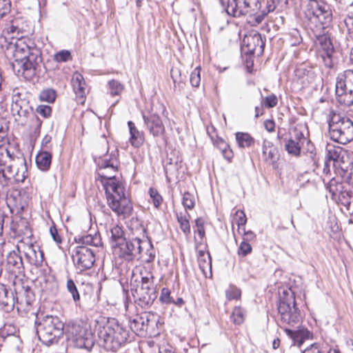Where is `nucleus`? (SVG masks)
Returning a JSON list of instances; mask_svg holds the SVG:
<instances>
[{
	"label": "nucleus",
	"instance_id": "nucleus-1",
	"mask_svg": "<svg viewBox=\"0 0 353 353\" xmlns=\"http://www.w3.org/2000/svg\"><path fill=\"white\" fill-rule=\"evenodd\" d=\"M304 23L314 34L316 42L321 48V54H332L333 45L324 30L332 21V10L330 6L322 0H308L304 8Z\"/></svg>",
	"mask_w": 353,
	"mask_h": 353
},
{
	"label": "nucleus",
	"instance_id": "nucleus-2",
	"mask_svg": "<svg viewBox=\"0 0 353 353\" xmlns=\"http://www.w3.org/2000/svg\"><path fill=\"white\" fill-rule=\"evenodd\" d=\"M108 205L116 214L125 219L132 212L133 207L128 196H126L123 184L118 179H108L103 181Z\"/></svg>",
	"mask_w": 353,
	"mask_h": 353
},
{
	"label": "nucleus",
	"instance_id": "nucleus-3",
	"mask_svg": "<svg viewBox=\"0 0 353 353\" xmlns=\"http://www.w3.org/2000/svg\"><path fill=\"white\" fill-rule=\"evenodd\" d=\"M98 336L107 350L116 352L123 346L130 336L128 327L116 319H108L98 332Z\"/></svg>",
	"mask_w": 353,
	"mask_h": 353
},
{
	"label": "nucleus",
	"instance_id": "nucleus-4",
	"mask_svg": "<svg viewBox=\"0 0 353 353\" xmlns=\"http://www.w3.org/2000/svg\"><path fill=\"white\" fill-rule=\"evenodd\" d=\"M328 126L332 141L345 145L353 140V122L347 117L332 111Z\"/></svg>",
	"mask_w": 353,
	"mask_h": 353
},
{
	"label": "nucleus",
	"instance_id": "nucleus-5",
	"mask_svg": "<svg viewBox=\"0 0 353 353\" xmlns=\"http://www.w3.org/2000/svg\"><path fill=\"white\" fill-rule=\"evenodd\" d=\"M16 232L23 237L21 240V245L23 246L25 256L28 263L36 267L42 265L43 261V253L39 246L32 242L30 237L32 231L26 219H21L17 223L15 228Z\"/></svg>",
	"mask_w": 353,
	"mask_h": 353
},
{
	"label": "nucleus",
	"instance_id": "nucleus-6",
	"mask_svg": "<svg viewBox=\"0 0 353 353\" xmlns=\"http://www.w3.org/2000/svg\"><path fill=\"white\" fill-rule=\"evenodd\" d=\"M277 309L283 323L294 326L302 319L301 312L296 307L294 292L290 288L279 293Z\"/></svg>",
	"mask_w": 353,
	"mask_h": 353
},
{
	"label": "nucleus",
	"instance_id": "nucleus-7",
	"mask_svg": "<svg viewBox=\"0 0 353 353\" xmlns=\"http://www.w3.org/2000/svg\"><path fill=\"white\" fill-rule=\"evenodd\" d=\"M140 285L135 289H131L132 294L136 305L141 308H148L157 297V285L154 282V276L152 272H141Z\"/></svg>",
	"mask_w": 353,
	"mask_h": 353
},
{
	"label": "nucleus",
	"instance_id": "nucleus-8",
	"mask_svg": "<svg viewBox=\"0 0 353 353\" xmlns=\"http://www.w3.org/2000/svg\"><path fill=\"white\" fill-rule=\"evenodd\" d=\"M64 325L59 317L46 316L38 323L37 332L39 340L46 346L58 343L63 334Z\"/></svg>",
	"mask_w": 353,
	"mask_h": 353
},
{
	"label": "nucleus",
	"instance_id": "nucleus-9",
	"mask_svg": "<svg viewBox=\"0 0 353 353\" xmlns=\"http://www.w3.org/2000/svg\"><path fill=\"white\" fill-rule=\"evenodd\" d=\"M67 339L76 347L90 351L94 345V337L90 330L79 324L69 325L66 330Z\"/></svg>",
	"mask_w": 353,
	"mask_h": 353
},
{
	"label": "nucleus",
	"instance_id": "nucleus-10",
	"mask_svg": "<svg viewBox=\"0 0 353 353\" xmlns=\"http://www.w3.org/2000/svg\"><path fill=\"white\" fill-rule=\"evenodd\" d=\"M336 96L341 104L353 105V70H347L339 73L336 81Z\"/></svg>",
	"mask_w": 353,
	"mask_h": 353
},
{
	"label": "nucleus",
	"instance_id": "nucleus-11",
	"mask_svg": "<svg viewBox=\"0 0 353 353\" xmlns=\"http://www.w3.org/2000/svg\"><path fill=\"white\" fill-rule=\"evenodd\" d=\"M146 247H152L149 240H142L140 237L125 239L122 243H119L116 249L119 250V257L125 261H130L134 259H139L142 252Z\"/></svg>",
	"mask_w": 353,
	"mask_h": 353
},
{
	"label": "nucleus",
	"instance_id": "nucleus-12",
	"mask_svg": "<svg viewBox=\"0 0 353 353\" xmlns=\"http://www.w3.org/2000/svg\"><path fill=\"white\" fill-rule=\"evenodd\" d=\"M72 258L76 269L80 272L90 269L95 261L94 251L85 245L76 247Z\"/></svg>",
	"mask_w": 353,
	"mask_h": 353
},
{
	"label": "nucleus",
	"instance_id": "nucleus-13",
	"mask_svg": "<svg viewBox=\"0 0 353 353\" xmlns=\"http://www.w3.org/2000/svg\"><path fill=\"white\" fill-rule=\"evenodd\" d=\"M21 61L15 59L14 62L10 61V64L12 70H15L16 64L20 65L22 70V74L26 78H31L35 74L37 67L39 64V50L38 49H33V52L30 53L26 57H20Z\"/></svg>",
	"mask_w": 353,
	"mask_h": 353
},
{
	"label": "nucleus",
	"instance_id": "nucleus-14",
	"mask_svg": "<svg viewBox=\"0 0 353 353\" xmlns=\"http://www.w3.org/2000/svg\"><path fill=\"white\" fill-rule=\"evenodd\" d=\"M325 158L332 163L336 173L352 161L349 152L340 146L328 145Z\"/></svg>",
	"mask_w": 353,
	"mask_h": 353
},
{
	"label": "nucleus",
	"instance_id": "nucleus-15",
	"mask_svg": "<svg viewBox=\"0 0 353 353\" xmlns=\"http://www.w3.org/2000/svg\"><path fill=\"white\" fill-rule=\"evenodd\" d=\"M14 286L16 303L21 307H25L24 310H28L35 301L34 293L32 288L21 281L14 282Z\"/></svg>",
	"mask_w": 353,
	"mask_h": 353
},
{
	"label": "nucleus",
	"instance_id": "nucleus-16",
	"mask_svg": "<svg viewBox=\"0 0 353 353\" xmlns=\"http://www.w3.org/2000/svg\"><path fill=\"white\" fill-rule=\"evenodd\" d=\"M94 161L98 166V176H105V169H109L111 174H116L119 168L118 151L113 150L111 153L105 154L98 159L95 158Z\"/></svg>",
	"mask_w": 353,
	"mask_h": 353
},
{
	"label": "nucleus",
	"instance_id": "nucleus-17",
	"mask_svg": "<svg viewBox=\"0 0 353 353\" xmlns=\"http://www.w3.org/2000/svg\"><path fill=\"white\" fill-rule=\"evenodd\" d=\"M142 117L146 130L154 137H162L165 133V126L161 117L156 113L142 112Z\"/></svg>",
	"mask_w": 353,
	"mask_h": 353
},
{
	"label": "nucleus",
	"instance_id": "nucleus-18",
	"mask_svg": "<svg viewBox=\"0 0 353 353\" xmlns=\"http://www.w3.org/2000/svg\"><path fill=\"white\" fill-rule=\"evenodd\" d=\"M33 49L37 48L26 44L23 40H19L16 42L10 41L7 43L4 53L8 59L15 57L19 59L20 57H26L32 52Z\"/></svg>",
	"mask_w": 353,
	"mask_h": 353
},
{
	"label": "nucleus",
	"instance_id": "nucleus-19",
	"mask_svg": "<svg viewBox=\"0 0 353 353\" xmlns=\"http://www.w3.org/2000/svg\"><path fill=\"white\" fill-rule=\"evenodd\" d=\"M294 72V80L301 85L302 88L309 86L314 81L316 77V74L313 67L307 63H302L298 65Z\"/></svg>",
	"mask_w": 353,
	"mask_h": 353
},
{
	"label": "nucleus",
	"instance_id": "nucleus-20",
	"mask_svg": "<svg viewBox=\"0 0 353 353\" xmlns=\"http://www.w3.org/2000/svg\"><path fill=\"white\" fill-rule=\"evenodd\" d=\"M243 46L247 48V53H261L263 50L264 43L259 33L245 35L243 39Z\"/></svg>",
	"mask_w": 353,
	"mask_h": 353
},
{
	"label": "nucleus",
	"instance_id": "nucleus-21",
	"mask_svg": "<svg viewBox=\"0 0 353 353\" xmlns=\"http://www.w3.org/2000/svg\"><path fill=\"white\" fill-rule=\"evenodd\" d=\"M11 112L14 117H18L15 119L19 121L21 119H27L32 112V108L27 100L17 98L12 101Z\"/></svg>",
	"mask_w": 353,
	"mask_h": 353
},
{
	"label": "nucleus",
	"instance_id": "nucleus-22",
	"mask_svg": "<svg viewBox=\"0 0 353 353\" xmlns=\"http://www.w3.org/2000/svg\"><path fill=\"white\" fill-rule=\"evenodd\" d=\"M6 267L11 274H21L24 269L21 256L16 251L10 252L7 255Z\"/></svg>",
	"mask_w": 353,
	"mask_h": 353
},
{
	"label": "nucleus",
	"instance_id": "nucleus-23",
	"mask_svg": "<svg viewBox=\"0 0 353 353\" xmlns=\"http://www.w3.org/2000/svg\"><path fill=\"white\" fill-rule=\"evenodd\" d=\"M16 303V297L13 292L9 291L6 285L0 284V306L6 312L12 311Z\"/></svg>",
	"mask_w": 353,
	"mask_h": 353
},
{
	"label": "nucleus",
	"instance_id": "nucleus-24",
	"mask_svg": "<svg viewBox=\"0 0 353 353\" xmlns=\"http://www.w3.org/2000/svg\"><path fill=\"white\" fill-rule=\"evenodd\" d=\"M284 332L293 341L294 345H297L299 347H301L305 340L312 337V334L304 327L296 330L285 328Z\"/></svg>",
	"mask_w": 353,
	"mask_h": 353
},
{
	"label": "nucleus",
	"instance_id": "nucleus-25",
	"mask_svg": "<svg viewBox=\"0 0 353 353\" xmlns=\"http://www.w3.org/2000/svg\"><path fill=\"white\" fill-rule=\"evenodd\" d=\"M262 148L264 160L267 163L274 165L279 159L277 148L271 141L268 140L263 141Z\"/></svg>",
	"mask_w": 353,
	"mask_h": 353
},
{
	"label": "nucleus",
	"instance_id": "nucleus-26",
	"mask_svg": "<svg viewBox=\"0 0 353 353\" xmlns=\"http://www.w3.org/2000/svg\"><path fill=\"white\" fill-rule=\"evenodd\" d=\"M241 3H243V6L240 7L239 11L236 10V14L252 15L261 8L259 0H243Z\"/></svg>",
	"mask_w": 353,
	"mask_h": 353
},
{
	"label": "nucleus",
	"instance_id": "nucleus-27",
	"mask_svg": "<svg viewBox=\"0 0 353 353\" xmlns=\"http://www.w3.org/2000/svg\"><path fill=\"white\" fill-rule=\"evenodd\" d=\"M222 7L224 8L225 12L229 14L234 17L242 16L243 14H236V11H239L240 7H243V0H219Z\"/></svg>",
	"mask_w": 353,
	"mask_h": 353
},
{
	"label": "nucleus",
	"instance_id": "nucleus-28",
	"mask_svg": "<svg viewBox=\"0 0 353 353\" xmlns=\"http://www.w3.org/2000/svg\"><path fill=\"white\" fill-rule=\"evenodd\" d=\"M52 163V154L48 151H41L36 157L38 168L43 172L48 171Z\"/></svg>",
	"mask_w": 353,
	"mask_h": 353
},
{
	"label": "nucleus",
	"instance_id": "nucleus-29",
	"mask_svg": "<svg viewBox=\"0 0 353 353\" xmlns=\"http://www.w3.org/2000/svg\"><path fill=\"white\" fill-rule=\"evenodd\" d=\"M5 152L6 154L4 155L3 150H0V192L8 185L10 180V176L6 173V164L3 159L4 157H8L10 154L7 150H5Z\"/></svg>",
	"mask_w": 353,
	"mask_h": 353
},
{
	"label": "nucleus",
	"instance_id": "nucleus-30",
	"mask_svg": "<svg viewBox=\"0 0 353 353\" xmlns=\"http://www.w3.org/2000/svg\"><path fill=\"white\" fill-rule=\"evenodd\" d=\"M128 125L130 134V141L134 147L139 148L143 143L144 139L143 133L137 129L134 123L132 121H129L128 122Z\"/></svg>",
	"mask_w": 353,
	"mask_h": 353
},
{
	"label": "nucleus",
	"instance_id": "nucleus-31",
	"mask_svg": "<svg viewBox=\"0 0 353 353\" xmlns=\"http://www.w3.org/2000/svg\"><path fill=\"white\" fill-rule=\"evenodd\" d=\"M76 241L79 243L83 244V245H92L94 247H99L101 245V239L100 234L95 232L94 234H86L76 239Z\"/></svg>",
	"mask_w": 353,
	"mask_h": 353
},
{
	"label": "nucleus",
	"instance_id": "nucleus-32",
	"mask_svg": "<svg viewBox=\"0 0 353 353\" xmlns=\"http://www.w3.org/2000/svg\"><path fill=\"white\" fill-rule=\"evenodd\" d=\"M73 90L80 97H83L85 90V82L83 77L79 73H75L72 79Z\"/></svg>",
	"mask_w": 353,
	"mask_h": 353
},
{
	"label": "nucleus",
	"instance_id": "nucleus-33",
	"mask_svg": "<svg viewBox=\"0 0 353 353\" xmlns=\"http://www.w3.org/2000/svg\"><path fill=\"white\" fill-rule=\"evenodd\" d=\"M236 141L239 148H250L254 144V139L247 132H236Z\"/></svg>",
	"mask_w": 353,
	"mask_h": 353
},
{
	"label": "nucleus",
	"instance_id": "nucleus-34",
	"mask_svg": "<svg viewBox=\"0 0 353 353\" xmlns=\"http://www.w3.org/2000/svg\"><path fill=\"white\" fill-rule=\"evenodd\" d=\"M336 174L341 176L343 182L353 185V161H352L349 165H346V168L339 170Z\"/></svg>",
	"mask_w": 353,
	"mask_h": 353
},
{
	"label": "nucleus",
	"instance_id": "nucleus-35",
	"mask_svg": "<svg viewBox=\"0 0 353 353\" xmlns=\"http://www.w3.org/2000/svg\"><path fill=\"white\" fill-rule=\"evenodd\" d=\"M129 323L131 330L137 334L142 335L145 332L144 323L141 314L136 315L132 319H130Z\"/></svg>",
	"mask_w": 353,
	"mask_h": 353
},
{
	"label": "nucleus",
	"instance_id": "nucleus-36",
	"mask_svg": "<svg viewBox=\"0 0 353 353\" xmlns=\"http://www.w3.org/2000/svg\"><path fill=\"white\" fill-rule=\"evenodd\" d=\"M190 214L185 212L176 214V219L180 225V228L185 235L190 234V224L189 221Z\"/></svg>",
	"mask_w": 353,
	"mask_h": 353
},
{
	"label": "nucleus",
	"instance_id": "nucleus-37",
	"mask_svg": "<svg viewBox=\"0 0 353 353\" xmlns=\"http://www.w3.org/2000/svg\"><path fill=\"white\" fill-rule=\"evenodd\" d=\"M110 232L112 247L116 248L119 245V243H122L125 239L123 230L121 226L116 225L110 229Z\"/></svg>",
	"mask_w": 353,
	"mask_h": 353
},
{
	"label": "nucleus",
	"instance_id": "nucleus-38",
	"mask_svg": "<svg viewBox=\"0 0 353 353\" xmlns=\"http://www.w3.org/2000/svg\"><path fill=\"white\" fill-rule=\"evenodd\" d=\"M345 23L347 28V35L343 41V48H350L353 46V17H347L345 19Z\"/></svg>",
	"mask_w": 353,
	"mask_h": 353
},
{
	"label": "nucleus",
	"instance_id": "nucleus-39",
	"mask_svg": "<svg viewBox=\"0 0 353 353\" xmlns=\"http://www.w3.org/2000/svg\"><path fill=\"white\" fill-rule=\"evenodd\" d=\"M285 148L288 154L294 157H299L301 154V145L299 141H295L291 137L285 143Z\"/></svg>",
	"mask_w": 353,
	"mask_h": 353
},
{
	"label": "nucleus",
	"instance_id": "nucleus-40",
	"mask_svg": "<svg viewBox=\"0 0 353 353\" xmlns=\"http://www.w3.org/2000/svg\"><path fill=\"white\" fill-rule=\"evenodd\" d=\"M198 262L202 272H205V269H211V257L209 252L199 250L198 253Z\"/></svg>",
	"mask_w": 353,
	"mask_h": 353
},
{
	"label": "nucleus",
	"instance_id": "nucleus-41",
	"mask_svg": "<svg viewBox=\"0 0 353 353\" xmlns=\"http://www.w3.org/2000/svg\"><path fill=\"white\" fill-rule=\"evenodd\" d=\"M246 315L245 310L241 306H236L230 315V319L233 323L240 325L243 323Z\"/></svg>",
	"mask_w": 353,
	"mask_h": 353
},
{
	"label": "nucleus",
	"instance_id": "nucleus-42",
	"mask_svg": "<svg viewBox=\"0 0 353 353\" xmlns=\"http://www.w3.org/2000/svg\"><path fill=\"white\" fill-rule=\"evenodd\" d=\"M142 320L144 323V328H145V332L150 328H153L157 323V316L151 312H143L141 314Z\"/></svg>",
	"mask_w": 353,
	"mask_h": 353
},
{
	"label": "nucleus",
	"instance_id": "nucleus-43",
	"mask_svg": "<svg viewBox=\"0 0 353 353\" xmlns=\"http://www.w3.org/2000/svg\"><path fill=\"white\" fill-rule=\"evenodd\" d=\"M66 288L68 292L71 294L75 305L77 306L79 305L80 303V294L79 293L76 284L74 283V281L72 279H68Z\"/></svg>",
	"mask_w": 353,
	"mask_h": 353
},
{
	"label": "nucleus",
	"instance_id": "nucleus-44",
	"mask_svg": "<svg viewBox=\"0 0 353 353\" xmlns=\"http://www.w3.org/2000/svg\"><path fill=\"white\" fill-rule=\"evenodd\" d=\"M108 90L111 96H118L122 92L123 85L119 81L112 79L108 83Z\"/></svg>",
	"mask_w": 353,
	"mask_h": 353
},
{
	"label": "nucleus",
	"instance_id": "nucleus-45",
	"mask_svg": "<svg viewBox=\"0 0 353 353\" xmlns=\"http://www.w3.org/2000/svg\"><path fill=\"white\" fill-rule=\"evenodd\" d=\"M339 202L341 205L344 206L347 210H350L351 204V193L350 191L346 190H342L341 192H339L337 196Z\"/></svg>",
	"mask_w": 353,
	"mask_h": 353
},
{
	"label": "nucleus",
	"instance_id": "nucleus-46",
	"mask_svg": "<svg viewBox=\"0 0 353 353\" xmlns=\"http://www.w3.org/2000/svg\"><path fill=\"white\" fill-rule=\"evenodd\" d=\"M343 189L342 183L338 182L334 178L330 179L327 185V190L332 194L333 197L336 196L338 193L341 192Z\"/></svg>",
	"mask_w": 353,
	"mask_h": 353
},
{
	"label": "nucleus",
	"instance_id": "nucleus-47",
	"mask_svg": "<svg viewBox=\"0 0 353 353\" xmlns=\"http://www.w3.org/2000/svg\"><path fill=\"white\" fill-rule=\"evenodd\" d=\"M219 149L221 151L225 159L230 160L233 157L232 151L230 149L228 144L222 139L216 142Z\"/></svg>",
	"mask_w": 353,
	"mask_h": 353
},
{
	"label": "nucleus",
	"instance_id": "nucleus-48",
	"mask_svg": "<svg viewBox=\"0 0 353 353\" xmlns=\"http://www.w3.org/2000/svg\"><path fill=\"white\" fill-rule=\"evenodd\" d=\"M182 204L185 210H192L195 205L194 196L189 192H185L183 194Z\"/></svg>",
	"mask_w": 353,
	"mask_h": 353
},
{
	"label": "nucleus",
	"instance_id": "nucleus-49",
	"mask_svg": "<svg viewBox=\"0 0 353 353\" xmlns=\"http://www.w3.org/2000/svg\"><path fill=\"white\" fill-rule=\"evenodd\" d=\"M241 292L234 285H230L225 290V296L228 301L238 300L240 299Z\"/></svg>",
	"mask_w": 353,
	"mask_h": 353
},
{
	"label": "nucleus",
	"instance_id": "nucleus-50",
	"mask_svg": "<svg viewBox=\"0 0 353 353\" xmlns=\"http://www.w3.org/2000/svg\"><path fill=\"white\" fill-rule=\"evenodd\" d=\"M39 99L42 101L53 103L56 99V92L52 89L44 90L40 93Z\"/></svg>",
	"mask_w": 353,
	"mask_h": 353
},
{
	"label": "nucleus",
	"instance_id": "nucleus-51",
	"mask_svg": "<svg viewBox=\"0 0 353 353\" xmlns=\"http://www.w3.org/2000/svg\"><path fill=\"white\" fill-rule=\"evenodd\" d=\"M149 194L151 202L156 208H158L163 201L162 196L156 189L152 188L149 189Z\"/></svg>",
	"mask_w": 353,
	"mask_h": 353
},
{
	"label": "nucleus",
	"instance_id": "nucleus-52",
	"mask_svg": "<svg viewBox=\"0 0 353 353\" xmlns=\"http://www.w3.org/2000/svg\"><path fill=\"white\" fill-rule=\"evenodd\" d=\"M290 43L292 46H296L302 41L300 32L296 28L291 29L288 32Z\"/></svg>",
	"mask_w": 353,
	"mask_h": 353
},
{
	"label": "nucleus",
	"instance_id": "nucleus-53",
	"mask_svg": "<svg viewBox=\"0 0 353 353\" xmlns=\"http://www.w3.org/2000/svg\"><path fill=\"white\" fill-rule=\"evenodd\" d=\"M130 228L132 230H133L134 228H135L137 232L142 234L143 237L145 236L146 229L143 226L142 222L137 218L132 219Z\"/></svg>",
	"mask_w": 353,
	"mask_h": 353
},
{
	"label": "nucleus",
	"instance_id": "nucleus-54",
	"mask_svg": "<svg viewBox=\"0 0 353 353\" xmlns=\"http://www.w3.org/2000/svg\"><path fill=\"white\" fill-rule=\"evenodd\" d=\"M201 68L196 67L194 70L191 72L190 74V83L193 87L197 88L200 85L201 82Z\"/></svg>",
	"mask_w": 353,
	"mask_h": 353
},
{
	"label": "nucleus",
	"instance_id": "nucleus-55",
	"mask_svg": "<svg viewBox=\"0 0 353 353\" xmlns=\"http://www.w3.org/2000/svg\"><path fill=\"white\" fill-rule=\"evenodd\" d=\"M171 292L167 288H163L161 292L159 301L163 304H171L174 302V299L171 296Z\"/></svg>",
	"mask_w": 353,
	"mask_h": 353
},
{
	"label": "nucleus",
	"instance_id": "nucleus-56",
	"mask_svg": "<svg viewBox=\"0 0 353 353\" xmlns=\"http://www.w3.org/2000/svg\"><path fill=\"white\" fill-rule=\"evenodd\" d=\"M278 103L277 97L274 94H272L267 96L262 101V106H265L268 108H272L275 107Z\"/></svg>",
	"mask_w": 353,
	"mask_h": 353
},
{
	"label": "nucleus",
	"instance_id": "nucleus-57",
	"mask_svg": "<svg viewBox=\"0 0 353 353\" xmlns=\"http://www.w3.org/2000/svg\"><path fill=\"white\" fill-rule=\"evenodd\" d=\"M72 59L71 53L66 50H61L54 55V60L57 62H66Z\"/></svg>",
	"mask_w": 353,
	"mask_h": 353
},
{
	"label": "nucleus",
	"instance_id": "nucleus-58",
	"mask_svg": "<svg viewBox=\"0 0 353 353\" xmlns=\"http://www.w3.org/2000/svg\"><path fill=\"white\" fill-rule=\"evenodd\" d=\"M252 250L251 245L245 241H243L239 245V250H238V254L239 256H245L248 254L251 253Z\"/></svg>",
	"mask_w": 353,
	"mask_h": 353
},
{
	"label": "nucleus",
	"instance_id": "nucleus-59",
	"mask_svg": "<svg viewBox=\"0 0 353 353\" xmlns=\"http://www.w3.org/2000/svg\"><path fill=\"white\" fill-rule=\"evenodd\" d=\"M205 221L202 217H199L195 220V225L197 228L196 232L198 233L201 239H203L205 235V231L204 228Z\"/></svg>",
	"mask_w": 353,
	"mask_h": 353
},
{
	"label": "nucleus",
	"instance_id": "nucleus-60",
	"mask_svg": "<svg viewBox=\"0 0 353 353\" xmlns=\"http://www.w3.org/2000/svg\"><path fill=\"white\" fill-rule=\"evenodd\" d=\"M36 112L44 118H48L52 113V108L49 105H39L36 108Z\"/></svg>",
	"mask_w": 353,
	"mask_h": 353
},
{
	"label": "nucleus",
	"instance_id": "nucleus-61",
	"mask_svg": "<svg viewBox=\"0 0 353 353\" xmlns=\"http://www.w3.org/2000/svg\"><path fill=\"white\" fill-rule=\"evenodd\" d=\"M11 2L10 0H0V19L10 12Z\"/></svg>",
	"mask_w": 353,
	"mask_h": 353
},
{
	"label": "nucleus",
	"instance_id": "nucleus-62",
	"mask_svg": "<svg viewBox=\"0 0 353 353\" xmlns=\"http://www.w3.org/2000/svg\"><path fill=\"white\" fill-rule=\"evenodd\" d=\"M247 222V219L245 213L241 210H238L236 212V223L240 228L244 226Z\"/></svg>",
	"mask_w": 353,
	"mask_h": 353
},
{
	"label": "nucleus",
	"instance_id": "nucleus-63",
	"mask_svg": "<svg viewBox=\"0 0 353 353\" xmlns=\"http://www.w3.org/2000/svg\"><path fill=\"white\" fill-rule=\"evenodd\" d=\"M275 8V6L274 5H269L268 6V10L267 12H265V11H262L261 13L260 14H258V13H255L254 14L255 15V21L256 22V23H261V21H263L264 17L268 13V12H270L272 11H273Z\"/></svg>",
	"mask_w": 353,
	"mask_h": 353
},
{
	"label": "nucleus",
	"instance_id": "nucleus-64",
	"mask_svg": "<svg viewBox=\"0 0 353 353\" xmlns=\"http://www.w3.org/2000/svg\"><path fill=\"white\" fill-rule=\"evenodd\" d=\"M50 233L52 238V239L57 243L61 244L62 242V239L61 236L59 235L57 229L55 226H51L50 228Z\"/></svg>",
	"mask_w": 353,
	"mask_h": 353
}]
</instances>
